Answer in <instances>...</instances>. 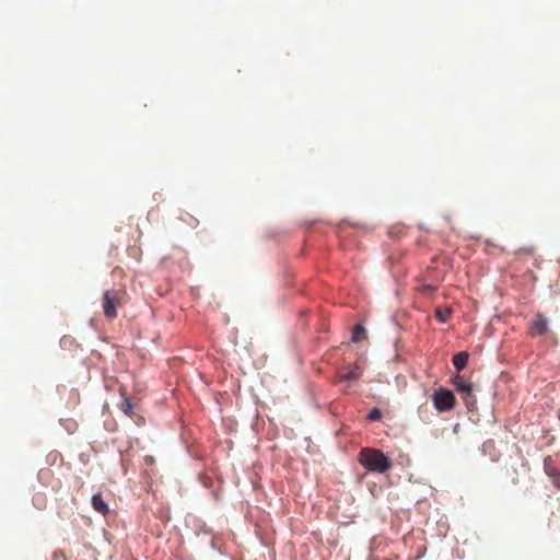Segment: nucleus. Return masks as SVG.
<instances>
[{"instance_id":"7ed1b4c3","label":"nucleus","mask_w":560,"mask_h":560,"mask_svg":"<svg viewBox=\"0 0 560 560\" xmlns=\"http://www.w3.org/2000/svg\"><path fill=\"white\" fill-rule=\"evenodd\" d=\"M433 405L439 412L451 410L455 405L453 392L446 388H439L433 394Z\"/></svg>"},{"instance_id":"ddd939ff","label":"nucleus","mask_w":560,"mask_h":560,"mask_svg":"<svg viewBox=\"0 0 560 560\" xmlns=\"http://www.w3.org/2000/svg\"><path fill=\"white\" fill-rule=\"evenodd\" d=\"M553 485L560 489V475L553 476Z\"/></svg>"},{"instance_id":"6e6552de","label":"nucleus","mask_w":560,"mask_h":560,"mask_svg":"<svg viewBox=\"0 0 560 560\" xmlns=\"http://www.w3.org/2000/svg\"><path fill=\"white\" fill-rule=\"evenodd\" d=\"M355 369L357 368L349 370L347 372L340 373L339 381L351 382V381L357 380L359 377V374L355 372Z\"/></svg>"},{"instance_id":"f03ea898","label":"nucleus","mask_w":560,"mask_h":560,"mask_svg":"<svg viewBox=\"0 0 560 560\" xmlns=\"http://www.w3.org/2000/svg\"><path fill=\"white\" fill-rule=\"evenodd\" d=\"M453 384L456 388V390L462 395V398L464 399L465 405L469 410L475 408L477 399L474 395V385L471 383H467L463 380V377L459 374H456L453 377Z\"/></svg>"},{"instance_id":"9b49d317","label":"nucleus","mask_w":560,"mask_h":560,"mask_svg":"<svg viewBox=\"0 0 560 560\" xmlns=\"http://www.w3.org/2000/svg\"><path fill=\"white\" fill-rule=\"evenodd\" d=\"M382 417V413L380 411V409L377 408H373L369 413H368V419L371 420V421H376V420H380Z\"/></svg>"},{"instance_id":"1a4fd4ad","label":"nucleus","mask_w":560,"mask_h":560,"mask_svg":"<svg viewBox=\"0 0 560 560\" xmlns=\"http://www.w3.org/2000/svg\"><path fill=\"white\" fill-rule=\"evenodd\" d=\"M364 334H365L364 327L361 324L355 325V327L353 329L352 337H351V341L358 342L360 340L361 336H363Z\"/></svg>"},{"instance_id":"4468645a","label":"nucleus","mask_w":560,"mask_h":560,"mask_svg":"<svg viewBox=\"0 0 560 560\" xmlns=\"http://www.w3.org/2000/svg\"><path fill=\"white\" fill-rule=\"evenodd\" d=\"M558 418H559V420H560V410H559V413H558Z\"/></svg>"},{"instance_id":"f8f14e48","label":"nucleus","mask_w":560,"mask_h":560,"mask_svg":"<svg viewBox=\"0 0 560 560\" xmlns=\"http://www.w3.org/2000/svg\"><path fill=\"white\" fill-rule=\"evenodd\" d=\"M131 408H132V406H131L130 401L128 399H125L124 400V408H122L124 412L125 413H129Z\"/></svg>"},{"instance_id":"f257e3e1","label":"nucleus","mask_w":560,"mask_h":560,"mask_svg":"<svg viewBox=\"0 0 560 560\" xmlns=\"http://www.w3.org/2000/svg\"><path fill=\"white\" fill-rule=\"evenodd\" d=\"M359 462L370 471L377 474H384L392 467L390 459L382 451L375 448H362Z\"/></svg>"},{"instance_id":"20e7f679","label":"nucleus","mask_w":560,"mask_h":560,"mask_svg":"<svg viewBox=\"0 0 560 560\" xmlns=\"http://www.w3.org/2000/svg\"><path fill=\"white\" fill-rule=\"evenodd\" d=\"M104 314L108 318L116 316V293L114 291H106L103 298Z\"/></svg>"},{"instance_id":"0eeeda50","label":"nucleus","mask_w":560,"mask_h":560,"mask_svg":"<svg viewBox=\"0 0 560 560\" xmlns=\"http://www.w3.org/2000/svg\"><path fill=\"white\" fill-rule=\"evenodd\" d=\"M469 354L466 351L458 352L453 358V364L457 371L463 370L468 362Z\"/></svg>"},{"instance_id":"423d86ee","label":"nucleus","mask_w":560,"mask_h":560,"mask_svg":"<svg viewBox=\"0 0 560 560\" xmlns=\"http://www.w3.org/2000/svg\"><path fill=\"white\" fill-rule=\"evenodd\" d=\"M91 501H92V506L96 512H98L103 515H105L108 512V506L100 493L94 494L92 497Z\"/></svg>"},{"instance_id":"9d476101","label":"nucleus","mask_w":560,"mask_h":560,"mask_svg":"<svg viewBox=\"0 0 560 560\" xmlns=\"http://www.w3.org/2000/svg\"><path fill=\"white\" fill-rule=\"evenodd\" d=\"M450 315H451L450 308H446V310L436 308L435 310V316L441 323H445L447 320V318L450 317Z\"/></svg>"},{"instance_id":"39448f33","label":"nucleus","mask_w":560,"mask_h":560,"mask_svg":"<svg viewBox=\"0 0 560 560\" xmlns=\"http://www.w3.org/2000/svg\"><path fill=\"white\" fill-rule=\"evenodd\" d=\"M532 328L539 335H544L548 330V320L542 315H537L532 324Z\"/></svg>"}]
</instances>
